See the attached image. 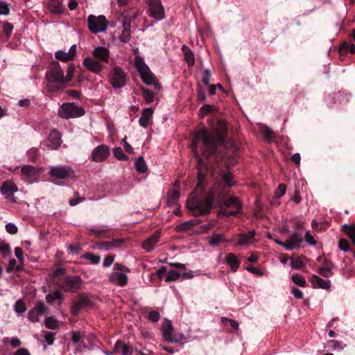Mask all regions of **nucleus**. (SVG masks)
Returning a JSON list of instances; mask_svg holds the SVG:
<instances>
[{
    "label": "nucleus",
    "instance_id": "nucleus-46",
    "mask_svg": "<svg viewBox=\"0 0 355 355\" xmlns=\"http://www.w3.org/2000/svg\"><path fill=\"white\" fill-rule=\"evenodd\" d=\"M292 280L295 284H297L301 287H305L306 286V279L300 275H298V274L293 275Z\"/></svg>",
    "mask_w": 355,
    "mask_h": 355
},
{
    "label": "nucleus",
    "instance_id": "nucleus-48",
    "mask_svg": "<svg viewBox=\"0 0 355 355\" xmlns=\"http://www.w3.org/2000/svg\"><path fill=\"white\" fill-rule=\"evenodd\" d=\"M289 240L295 245V248H300V244L302 243V237L297 233L293 234Z\"/></svg>",
    "mask_w": 355,
    "mask_h": 355
},
{
    "label": "nucleus",
    "instance_id": "nucleus-62",
    "mask_svg": "<svg viewBox=\"0 0 355 355\" xmlns=\"http://www.w3.org/2000/svg\"><path fill=\"white\" fill-rule=\"evenodd\" d=\"M318 272L320 275L324 277H329L332 275V271L331 269L327 268L321 267L318 269Z\"/></svg>",
    "mask_w": 355,
    "mask_h": 355
},
{
    "label": "nucleus",
    "instance_id": "nucleus-43",
    "mask_svg": "<svg viewBox=\"0 0 355 355\" xmlns=\"http://www.w3.org/2000/svg\"><path fill=\"white\" fill-rule=\"evenodd\" d=\"M14 309L17 314L24 313L26 310L25 302L22 300H18L15 304Z\"/></svg>",
    "mask_w": 355,
    "mask_h": 355
},
{
    "label": "nucleus",
    "instance_id": "nucleus-34",
    "mask_svg": "<svg viewBox=\"0 0 355 355\" xmlns=\"http://www.w3.org/2000/svg\"><path fill=\"white\" fill-rule=\"evenodd\" d=\"M131 37L130 26H123V31L120 34L119 38L121 42L127 43L130 41Z\"/></svg>",
    "mask_w": 355,
    "mask_h": 355
},
{
    "label": "nucleus",
    "instance_id": "nucleus-33",
    "mask_svg": "<svg viewBox=\"0 0 355 355\" xmlns=\"http://www.w3.org/2000/svg\"><path fill=\"white\" fill-rule=\"evenodd\" d=\"M137 171L139 173H144L147 171V166L143 156H140L135 162Z\"/></svg>",
    "mask_w": 355,
    "mask_h": 355
},
{
    "label": "nucleus",
    "instance_id": "nucleus-51",
    "mask_svg": "<svg viewBox=\"0 0 355 355\" xmlns=\"http://www.w3.org/2000/svg\"><path fill=\"white\" fill-rule=\"evenodd\" d=\"M328 345L334 350L336 349H343L346 346L343 343L336 340H329Z\"/></svg>",
    "mask_w": 355,
    "mask_h": 355
},
{
    "label": "nucleus",
    "instance_id": "nucleus-28",
    "mask_svg": "<svg viewBox=\"0 0 355 355\" xmlns=\"http://www.w3.org/2000/svg\"><path fill=\"white\" fill-rule=\"evenodd\" d=\"M224 234H214L209 239V243L213 247L218 246L220 244L227 242Z\"/></svg>",
    "mask_w": 355,
    "mask_h": 355
},
{
    "label": "nucleus",
    "instance_id": "nucleus-5",
    "mask_svg": "<svg viewBox=\"0 0 355 355\" xmlns=\"http://www.w3.org/2000/svg\"><path fill=\"white\" fill-rule=\"evenodd\" d=\"M84 114L83 107L75 103H63L58 110L59 116L65 119L80 117Z\"/></svg>",
    "mask_w": 355,
    "mask_h": 355
},
{
    "label": "nucleus",
    "instance_id": "nucleus-13",
    "mask_svg": "<svg viewBox=\"0 0 355 355\" xmlns=\"http://www.w3.org/2000/svg\"><path fill=\"white\" fill-rule=\"evenodd\" d=\"M84 66L94 73H99L103 69V64L93 56H87L83 60Z\"/></svg>",
    "mask_w": 355,
    "mask_h": 355
},
{
    "label": "nucleus",
    "instance_id": "nucleus-44",
    "mask_svg": "<svg viewBox=\"0 0 355 355\" xmlns=\"http://www.w3.org/2000/svg\"><path fill=\"white\" fill-rule=\"evenodd\" d=\"M215 107L211 105H205L201 107L199 110V115L200 117H204L209 113L213 112Z\"/></svg>",
    "mask_w": 355,
    "mask_h": 355
},
{
    "label": "nucleus",
    "instance_id": "nucleus-15",
    "mask_svg": "<svg viewBox=\"0 0 355 355\" xmlns=\"http://www.w3.org/2000/svg\"><path fill=\"white\" fill-rule=\"evenodd\" d=\"M224 205L227 207H233L234 209L232 211H225L224 213L227 216H234L239 213L241 209V205L239 199L235 196H232L225 200Z\"/></svg>",
    "mask_w": 355,
    "mask_h": 355
},
{
    "label": "nucleus",
    "instance_id": "nucleus-10",
    "mask_svg": "<svg viewBox=\"0 0 355 355\" xmlns=\"http://www.w3.org/2000/svg\"><path fill=\"white\" fill-rule=\"evenodd\" d=\"M21 179L27 184H32L40 177L39 170L32 165H24L21 168Z\"/></svg>",
    "mask_w": 355,
    "mask_h": 355
},
{
    "label": "nucleus",
    "instance_id": "nucleus-58",
    "mask_svg": "<svg viewBox=\"0 0 355 355\" xmlns=\"http://www.w3.org/2000/svg\"><path fill=\"white\" fill-rule=\"evenodd\" d=\"M65 273V270L62 268H59L53 271L51 273V277L55 279V281L58 280V279H60L59 277L64 275Z\"/></svg>",
    "mask_w": 355,
    "mask_h": 355
},
{
    "label": "nucleus",
    "instance_id": "nucleus-9",
    "mask_svg": "<svg viewBox=\"0 0 355 355\" xmlns=\"http://www.w3.org/2000/svg\"><path fill=\"white\" fill-rule=\"evenodd\" d=\"M109 79L114 88L119 89L125 86L126 75L120 67H115L110 71Z\"/></svg>",
    "mask_w": 355,
    "mask_h": 355
},
{
    "label": "nucleus",
    "instance_id": "nucleus-52",
    "mask_svg": "<svg viewBox=\"0 0 355 355\" xmlns=\"http://www.w3.org/2000/svg\"><path fill=\"white\" fill-rule=\"evenodd\" d=\"M113 271H117L119 272H122L126 274L130 272V269L124 265L116 263L114 264Z\"/></svg>",
    "mask_w": 355,
    "mask_h": 355
},
{
    "label": "nucleus",
    "instance_id": "nucleus-21",
    "mask_svg": "<svg viewBox=\"0 0 355 355\" xmlns=\"http://www.w3.org/2000/svg\"><path fill=\"white\" fill-rule=\"evenodd\" d=\"M89 302V300L86 296H79L78 300L73 303L71 306V313L76 315L79 313L81 308L86 306Z\"/></svg>",
    "mask_w": 355,
    "mask_h": 355
},
{
    "label": "nucleus",
    "instance_id": "nucleus-60",
    "mask_svg": "<svg viewBox=\"0 0 355 355\" xmlns=\"http://www.w3.org/2000/svg\"><path fill=\"white\" fill-rule=\"evenodd\" d=\"M13 30V26L8 23V22H4L3 25V31L6 35L7 37H9L12 32Z\"/></svg>",
    "mask_w": 355,
    "mask_h": 355
},
{
    "label": "nucleus",
    "instance_id": "nucleus-45",
    "mask_svg": "<svg viewBox=\"0 0 355 355\" xmlns=\"http://www.w3.org/2000/svg\"><path fill=\"white\" fill-rule=\"evenodd\" d=\"M180 273L177 270H171L168 271L165 278V282H169L172 281H175L180 278Z\"/></svg>",
    "mask_w": 355,
    "mask_h": 355
},
{
    "label": "nucleus",
    "instance_id": "nucleus-17",
    "mask_svg": "<svg viewBox=\"0 0 355 355\" xmlns=\"http://www.w3.org/2000/svg\"><path fill=\"white\" fill-rule=\"evenodd\" d=\"M61 134L55 129L51 130L48 139L47 146L51 149H57L61 144Z\"/></svg>",
    "mask_w": 355,
    "mask_h": 355
},
{
    "label": "nucleus",
    "instance_id": "nucleus-24",
    "mask_svg": "<svg viewBox=\"0 0 355 355\" xmlns=\"http://www.w3.org/2000/svg\"><path fill=\"white\" fill-rule=\"evenodd\" d=\"M311 282L314 288L329 289L331 287V282L329 280L323 279L316 275H313L311 277Z\"/></svg>",
    "mask_w": 355,
    "mask_h": 355
},
{
    "label": "nucleus",
    "instance_id": "nucleus-32",
    "mask_svg": "<svg viewBox=\"0 0 355 355\" xmlns=\"http://www.w3.org/2000/svg\"><path fill=\"white\" fill-rule=\"evenodd\" d=\"M343 231L347 234L355 245V225L344 224L343 225Z\"/></svg>",
    "mask_w": 355,
    "mask_h": 355
},
{
    "label": "nucleus",
    "instance_id": "nucleus-63",
    "mask_svg": "<svg viewBox=\"0 0 355 355\" xmlns=\"http://www.w3.org/2000/svg\"><path fill=\"white\" fill-rule=\"evenodd\" d=\"M10 12L8 5L0 1V15H8Z\"/></svg>",
    "mask_w": 355,
    "mask_h": 355
},
{
    "label": "nucleus",
    "instance_id": "nucleus-16",
    "mask_svg": "<svg viewBox=\"0 0 355 355\" xmlns=\"http://www.w3.org/2000/svg\"><path fill=\"white\" fill-rule=\"evenodd\" d=\"M92 56L102 62L107 63L110 60V50L105 46H98L92 51Z\"/></svg>",
    "mask_w": 355,
    "mask_h": 355
},
{
    "label": "nucleus",
    "instance_id": "nucleus-18",
    "mask_svg": "<svg viewBox=\"0 0 355 355\" xmlns=\"http://www.w3.org/2000/svg\"><path fill=\"white\" fill-rule=\"evenodd\" d=\"M139 15V11L134 8L127 10L121 13L123 18L122 26H131V24L137 19Z\"/></svg>",
    "mask_w": 355,
    "mask_h": 355
},
{
    "label": "nucleus",
    "instance_id": "nucleus-53",
    "mask_svg": "<svg viewBox=\"0 0 355 355\" xmlns=\"http://www.w3.org/2000/svg\"><path fill=\"white\" fill-rule=\"evenodd\" d=\"M85 258L93 264H98L101 261V257L99 255L94 254L92 253L86 254Z\"/></svg>",
    "mask_w": 355,
    "mask_h": 355
},
{
    "label": "nucleus",
    "instance_id": "nucleus-49",
    "mask_svg": "<svg viewBox=\"0 0 355 355\" xmlns=\"http://www.w3.org/2000/svg\"><path fill=\"white\" fill-rule=\"evenodd\" d=\"M183 49H187V51H184V55H185V60L187 62V64L189 66H192L194 64L195 60L193 53L191 52L190 49L187 48L185 46H183Z\"/></svg>",
    "mask_w": 355,
    "mask_h": 355
},
{
    "label": "nucleus",
    "instance_id": "nucleus-7",
    "mask_svg": "<svg viewBox=\"0 0 355 355\" xmlns=\"http://www.w3.org/2000/svg\"><path fill=\"white\" fill-rule=\"evenodd\" d=\"M108 21L104 15H89L87 25L89 31L93 33L105 32L107 28Z\"/></svg>",
    "mask_w": 355,
    "mask_h": 355
},
{
    "label": "nucleus",
    "instance_id": "nucleus-3",
    "mask_svg": "<svg viewBox=\"0 0 355 355\" xmlns=\"http://www.w3.org/2000/svg\"><path fill=\"white\" fill-rule=\"evenodd\" d=\"M214 200V197L211 193L205 196L192 195L187 201V207L196 216L206 215L211 211Z\"/></svg>",
    "mask_w": 355,
    "mask_h": 355
},
{
    "label": "nucleus",
    "instance_id": "nucleus-56",
    "mask_svg": "<svg viewBox=\"0 0 355 355\" xmlns=\"http://www.w3.org/2000/svg\"><path fill=\"white\" fill-rule=\"evenodd\" d=\"M286 186L284 184H280L275 191V196L276 198H280L286 193Z\"/></svg>",
    "mask_w": 355,
    "mask_h": 355
},
{
    "label": "nucleus",
    "instance_id": "nucleus-41",
    "mask_svg": "<svg viewBox=\"0 0 355 355\" xmlns=\"http://www.w3.org/2000/svg\"><path fill=\"white\" fill-rule=\"evenodd\" d=\"M142 96L147 104L154 101V93L148 89L142 88Z\"/></svg>",
    "mask_w": 355,
    "mask_h": 355
},
{
    "label": "nucleus",
    "instance_id": "nucleus-20",
    "mask_svg": "<svg viewBox=\"0 0 355 355\" xmlns=\"http://www.w3.org/2000/svg\"><path fill=\"white\" fill-rule=\"evenodd\" d=\"M173 331V327L171 321L166 318L164 319L162 327V336L166 341L168 343L173 342L172 338Z\"/></svg>",
    "mask_w": 355,
    "mask_h": 355
},
{
    "label": "nucleus",
    "instance_id": "nucleus-64",
    "mask_svg": "<svg viewBox=\"0 0 355 355\" xmlns=\"http://www.w3.org/2000/svg\"><path fill=\"white\" fill-rule=\"evenodd\" d=\"M114 261V256H112V255L106 256L103 262V267H105V268L110 267L113 263Z\"/></svg>",
    "mask_w": 355,
    "mask_h": 355
},
{
    "label": "nucleus",
    "instance_id": "nucleus-50",
    "mask_svg": "<svg viewBox=\"0 0 355 355\" xmlns=\"http://www.w3.org/2000/svg\"><path fill=\"white\" fill-rule=\"evenodd\" d=\"M113 153H114V155L119 160H128V157L123 153V150L120 147L114 148Z\"/></svg>",
    "mask_w": 355,
    "mask_h": 355
},
{
    "label": "nucleus",
    "instance_id": "nucleus-12",
    "mask_svg": "<svg viewBox=\"0 0 355 355\" xmlns=\"http://www.w3.org/2000/svg\"><path fill=\"white\" fill-rule=\"evenodd\" d=\"M110 154V149L108 146L101 144L96 146L92 153V160L96 162H102L106 160Z\"/></svg>",
    "mask_w": 355,
    "mask_h": 355
},
{
    "label": "nucleus",
    "instance_id": "nucleus-1",
    "mask_svg": "<svg viewBox=\"0 0 355 355\" xmlns=\"http://www.w3.org/2000/svg\"><path fill=\"white\" fill-rule=\"evenodd\" d=\"M227 135V128L224 124L220 127L216 134H210L205 129L200 130L194 136L191 148L197 154L198 144L202 141V153L206 156L218 153V148L223 145Z\"/></svg>",
    "mask_w": 355,
    "mask_h": 355
},
{
    "label": "nucleus",
    "instance_id": "nucleus-6",
    "mask_svg": "<svg viewBox=\"0 0 355 355\" xmlns=\"http://www.w3.org/2000/svg\"><path fill=\"white\" fill-rule=\"evenodd\" d=\"M56 284L66 292H77L82 284V279L79 276H67L56 280Z\"/></svg>",
    "mask_w": 355,
    "mask_h": 355
},
{
    "label": "nucleus",
    "instance_id": "nucleus-2",
    "mask_svg": "<svg viewBox=\"0 0 355 355\" xmlns=\"http://www.w3.org/2000/svg\"><path fill=\"white\" fill-rule=\"evenodd\" d=\"M46 77L49 90L56 92L73 78V71L68 68L67 74L64 76L59 62L55 61L51 64V69L46 73Z\"/></svg>",
    "mask_w": 355,
    "mask_h": 355
},
{
    "label": "nucleus",
    "instance_id": "nucleus-29",
    "mask_svg": "<svg viewBox=\"0 0 355 355\" xmlns=\"http://www.w3.org/2000/svg\"><path fill=\"white\" fill-rule=\"evenodd\" d=\"M254 231L252 230L246 234L241 233L239 235L238 245H247L249 242L254 238Z\"/></svg>",
    "mask_w": 355,
    "mask_h": 355
},
{
    "label": "nucleus",
    "instance_id": "nucleus-37",
    "mask_svg": "<svg viewBox=\"0 0 355 355\" xmlns=\"http://www.w3.org/2000/svg\"><path fill=\"white\" fill-rule=\"evenodd\" d=\"M62 293L60 291H55L53 293H49L46 296V300L48 303H52L56 299L62 300Z\"/></svg>",
    "mask_w": 355,
    "mask_h": 355
},
{
    "label": "nucleus",
    "instance_id": "nucleus-36",
    "mask_svg": "<svg viewBox=\"0 0 355 355\" xmlns=\"http://www.w3.org/2000/svg\"><path fill=\"white\" fill-rule=\"evenodd\" d=\"M32 309L35 311L36 313H39L40 316L42 315L46 314L48 311L47 307L42 301H37L35 304L34 307Z\"/></svg>",
    "mask_w": 355,
    "mask_h": 355
},
{
    "label": "nucleus",
    "instance_id": "nucleus-30",
    "mask_svg": "<svg viewBox=\"0 0 355 355\" xmlns=\"http://www.w3.org/2000/svg\"><path fill=\"white\" fill-rule=\"evenodd\" d=\"M49 7L51 12L55 14H61L64 12V7L58 0L51 1L49 3Z\"/></svg>",
    "mask_w": 355,
    "mask_h": 355
},
{
    "label": "nucleus",
    "instance_id": "nucleus-25",
    "mask_svg": "<svg viewBox=\"0 0 355 355\" xmlns=\"http://www.w3.org/2000/svg\"><path fill=\"white\" fill-rule=\"evenodd\" d=\"M0 191L2 194L9 198L13 196V194L18 191V189L13 182L6 181L3 182V184L1 187Z\"/></svg>",
    "mask_w": 355,
    "mask_h": 355
},
{
    "label": "nucleus",
    "instance_id": "nucleus-61",
    "mask_svg": "<svg viewBox=\"0 0 355 355\" xmlns=\"http://www.w3.org/2000/svg\"><path fill=\"white\" fill-rule=\"evenodd\" d=\"M6 230L10 234H15L18 231L17 227L12 223H9L6 225Z\"/></svg>",
    "mask_w": 355,
    "mask_h": 355
},
{
    "label": "nucleus",
    "instance_id": "nucleus-35",
    "mask_svg": "<svg viewBox=\"0 0 355 355\" xmlns=\"http://www.w3.org/2000/svg\"><path fill=\"white\" fill-rule=\"evenodd\" d=\"M339 51L340 54H345L348 52L354 53L355 52V45L347 42H343L340 46Z\"/></svg>",
    "mask_w": 355,
    "mask_h": 355
},
{
    "label": "nucleus",
    "instance_id": "nucleus-27",
    "mask_svg": "<svg viewBox=\"0 0 355 355\" xmlns=\"http://www.w3.org/2000/svg\"><path fill=\"white\" fill-rule=\"evenodd\" d=\"M114 351L118 353H121L122 355L132 354V348L130 345L119 340H117L115 343Z\"/></svg>",
    "mask_w": 355,
    "mask_h": 355
},
{
    "label": "nucleus",
    "instance_id": "nucleus-38",
    "mask_svg": "<svg viewBox=\"0 0 355 355\" xmlns=\"http://www.w3.org/2000/svg\"><path fill=\"white\" fill-rule=\"evenodd\" d=\"M179 197H180V192L178 191L173 190V191L169 192L168 193V197H167L168 203L170 205H175L177 202Z\"/></svg>",
    "mask_w": 355,
    "mask_h": 355
},
{
    "label": "nucleus",
    "instance_id": "nucleus-47",
    "mask_svg": "<svg viewBox=\"0 0 355 355\" xmlns=\"http://www.w3.org/2000/svg\"><path fill=\"white\" fill-rule=\"evenodd\" d=\"M261 132L263 137L268 141H272L274 138V132L268 126H264L261 128Z\"/></svg>",
    "mask_w": 355,
    "mask_h": 355
},
{
    "label": "nucleus",
    "instance_id": "nucleus-31",
    "mask_svg": "<svg viewBox=\"0 0 355 355\" xmlns=\"http://www.w3.org/2000/svg\"><path fill=\"white\" fill-rule=\"evenodd\" d=\"M201 223V220L191 219L185 221L178 226V230L180 232H184L193 226H196Z\"/></svg>",
    "mask_w": 355,
    "mask_h": 355
},
{
    "label": "nucleus",
    "instance_id": "nucleus-11",
    "mask_svg": "<svg viewBox=\"0 0 355 355\" xmlns=\"http://www.w3.org/2000/svg\"><path fill=\"white\" fill-rule=\"evenodd\" d=\"M148 12L150 17L156 20H162L165 17V10L162 3L158 0H149Z\"/></svg>",
    "mask_w": 355,
    "mask_h": 355
},
{
    "label": "nucleus",
    "instance_id": "nucleus-42",
    "mask_svg": "<svg viewBox=\"0 0 355 355\" xmlns=\"http://www.w3.org/2000/svg\"><path fill=\"white\" fill-rule=\"evenodd\" d=\"M222 180L224 182L226 186L231 187L234 186V183L233 181V177L232 173L227 172V173H223L221 175Z\"/></svg>",
    "mask_w": 355,
    "mask_h": 355
},
{
    "label": "nucleus",
    "instance_id": "nucleus-57",
    "mask_svg": "<svg viewBox=\"0 0 355 355\" xmlns=\"http://www.w3.org/2000/svg\"><path fill=\"white\" fill-rule=\"evenodd\" d=\"M0 252L3 257H6L10 252V248L8 243H0Z\"/></svg>",
    "mask_w": 355,
    "mask_h": 355
},
{
    "label": "nucleus",
    "instance_id": "nucleus-26",
    "mask_svg": "<svg viewBox=\"0 0 355 355\" xmlns=\"http://www.w3.org/2000/svg\"><path fill=\"white\" fill-rule=\"evenodd\" d=\"M225 262L230 267L231 271L235 272L239 268L240 261L234 253H228L225 257Z\"/></svg>",
    "mask_w": 355,
    "mask_h": 355
},
{
    "label": "nucleus",
    "instance_id": "nucleus-54",
    "mask_svg": "<svg viewBox=\"0 0 355 355\" xmlns=\"http://www.w3.org/2000/svg\"><path fill=\"white\" fill-rule=\"evenodd\" d=\"M148 318L153 322H157L160 318V314L158 311L152 310L149 312Z\"/></svg>",
    "mask_w": 355,
    "mask_h": 355
},
{
    "label": "nucleus",
    "instance_id": "nucleus-59",
    "mask_svg": "<svg viewBox=\"0 0 355 355\" xmlns=\"http://www.w3.org/2000/svg\"><path fill=\"white\" fill-rule=\"evenodd\" d=\"M44 339L49 345H53L55 340V333L51 331L46 332L44 336Z\"/></svg>",
    "mask_w": 355,
    "mask_h": 355
},
{
    "label": "nucleus",
    "instance_id": "nucleus-14",
    "mask_svg": "<svg viewBox=\"0 0 355 355\" xmlns=\"http://www.w3.org/2000/svg\"><path fill=\"white\" fill-rule=\"evenodd\" d=\"M108 279L110 283L121 287L126 286L128 282L127 274L117 271H112L109 275Z\"/></svg>",
    "mask_w": 355,
    "mask_h": 355
},
{
    "label": "nucleus",
    "instance_id": "nucleus-39",
    "mask_svg": "<svg viewBox=\"0 0 355 355\" xmlns=\"http://www.w3.org/2000/svg\"><path fill=\"white\" fill-rule=\"evenodd\" d=\"M125 245V241L123 239H113L109 243L108 248L119 249L124 247Z\"/></svg>",
    "mask_w": 355,
    "mask_h": 355
},
{
    "label": "nucleus",
    "instance_id": "nucleus-4",
    "mask_svg": "<svg viewBox=\"0 0 355 355\" xmlns=\"http://www.w3.org/2000/svg\"><path fill=\"white\" fill-rule=\"evenodd\" d=\"M135 66L144 83L148 85H153L155 88L159 89V84L157 80L141 56L137 55L135 57Z\"/></svg>",
    "mask_w": 355,
    "mask_h": 355
},
{
    "label": "nucleus",
    "instance_id": "nucleus-8",
    "mask_svg": "<svg viewBox=\"0 0 355 355\" xmlns=\"http://www.w3.org/2000/svg\"><path fill=\"white\" fill-rule=\"evenodd\" d=\"M49 175L59 180H67L74 176V171L67 165H56L49 167Z\"/></svg>",
    "mask_w": 355,
    "mask_h": 355
},
{
    "label": "nucleus",
    "instance_id": "nucleus-22",
    "mask_svg": "<svg viewBox=\"0 0 355 355\" xmlns=\"http://www.w3.org/2000/svg\"><path fill=\"white\" fill-rule=\"evenodd\" d=\"M159 237V232L156 231L151 236L143 242V248L147 252H150L158 241Z\"/></svg>",
    "mask_w": 355,
    "mask_h": 355
},
{
    "label": "nucleus",
    "instance_id": "nucleus-19",
    "mask_svg": "<svg viewBox=\"0 0 355 355\" xmlns=\"http://www.w3.org/2000/svg\"><path fill=\"white\" fill-rule=\"evenodd\" d=\"M76 54V45H72L69 51L66 52L62 50L58 51L55 53V58L60 60L67 62L72 60Z\"/></svg>",
    "mask_w": 355,
    "mask_h": 355
},
{
    "label": "nucleus",
    "instance_id": "nucleus-55",
    "mask_svg": "<svg viewBox=\"0 0 355 355\" xmlns=\"http://www.w3.org/2000/svg\"><path fill=\"white\" fill-rule=\"evenodd\" d=\"M27 316H28V318L29 319V320L33 322H38L40 320V314L36 313L33 309H31L28 311Z\"/></svg>",
    "mask_w": 355,
    "mask_h": 355
},
{
    "label": "nucleus",
    "instance_id": "nucleus-40",
    "mask_svg": "<svg viewBox=\"0 0 355 355\" xmlns=\"http://www.w3.org/2000/svg\"><path fill=\"white\" fill-rule=\"evenodd\" d=\"M45 326L50 329H58L59 328L58 320L53 317H49L46 319Z\"/></svg>",
    "mask_w": 355,
    "mask_h": 355
},
{
    "label": "nucleus",
    "instance_id": "nucleus-23",
    "mask_svg": "<svg viewBox=\"0 0 355 355\" xmlns=\"http://www.w3.org/2000/svg\"><path fill=\"white\" fill-rule=\"evenodd\" d=\"M153 114V109L152 107H146L141 112V116L139 119V125L143 128H147L149 125Z\"/></svg>",
    "mask_w": 355,
    "mask_h": 355
}]
</instances>
